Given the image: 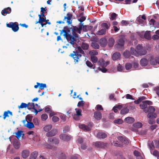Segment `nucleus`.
Listing matches in <instances>:
<instances>
[{
  "label": "nucleus",
  "mask_w": 159,
  "mask_h": 159,
  "mask_svg": "<svg viewBox=\"0 0 159 159\" xmlns=\"http://www.w3.org/2000/svg\"><path fill=\"white\" fill-rule=\"evenodd\" d=\"M83 24V23H80L78 27H77L76 26H73L71 28V29L72 31V34L75 37H78V35L76 32L79 34L81 33V31L82 30V27L83 26V27H84Z\"/></svg>",
  "instance_id": "nucleus-1"
},
{
  "label": "nucleus",
  "mask_w": 159,
  "mask_h": 159,
  "mask_svg": "<svg viewBox=\"0 0 159 159\" xmlns=\"http://www.w3.org/2000/svg\"><path fill=\"white\" fill-rule=\"evenodd\" d=\"M69 56L74 59V62L75 64L81 60L80 57L82 56V55L79 53L77 50H76L75 51H73L72 53H71L69 55Z\"/></svg>",
  "instance_id": "nucleus-2"
},
{
  "label": "nucleus",
  "mask_w": 159,
  "mask_h": 159,
  "mask_svg": "<svg viewBox=\"0 0 159 159\" xmlns=\"http://www.w3.org/2000/svg\"><path fill=\"white\" fill-rule=\"evenodd\" d=\"M137 56L138 55H144L147 53L146 50L141 45L139 44L136 47Z\"/></svg>",
  "instance_id": "nucleus-3"
},
{
  "label": "nucleus",
  "mask_w": 159,
  "mask_h": 159,
  "mask_svg": "<svg viewBox=\"0 0 159 159\" xmlns=\"http://www.w3.org/2000/svg\"><path fill=\"white\" fill-rule=\"evenodd\" d=\"M6 25L7 27L11 28L14 32L17 31L19 29L18 25L16 22H10L9 24H7Z\"/></svg>",
  "instance_id": "nucleus-4"
},
{
  "label": "nucleus",
  "mask_w": 159,
  "mask_h": 159,
  "mask_svg": "<svg viewBox=\"0 0 159 159\" xmlns=\"http://www.w3.org/2000/svg\"><path fill=\"white\" fill-rule=\"evenodd\" d=\"M94 146L98 148L104 149L107 147L108 143L101 141H96L93 143Z\"/></svg>",
  "instance_id": "nucleus-5"
},
{
  "label": "nucleus",
  "mask_w": 159,
  "mask_h": 159,
  "mask_svg": "<svg viewBox=\"0 0 159 159\" xmlns=\"http://www.w3.org/2000/svg\"><path fill=\"white\" fill-rule=\"evenodd\" d=\"M72 16V14L71 13H67L66 16H65L63 19L64 21L66 22L68 25L72 23V20L71 19Z\"/></svg>",
  "instance_id": "nucleus-6"
},
{
  "label": "nucleus",
  "mask_w": 159,
  "mask_h": 159,
  "mask_svg": "<svg viewBox=\"0 0 159 159\" xmlns=\"http://www.w3.org/2000/svg\"><path fill=\"white\" fill-rule=\"evenodd\" d=\"M152 102L148 100H145L143 101L140 104V108L142 109H146L145 108L147 107V105H152Z\"/></svg>",
  "instance_id": "nucleus-7"
},
{
  "label": "nucleus",
  "mask_w": 159,
  "mask_h": 159,
  "mask_svg": "<svg viewBox=\"0 0 159 159\" xmlns=\"http://www.w3.org/2000/svg\"><path fill=\"white\" fill-rule=\"evenodd\" d=\"M149 147L150 150L155 147L159 149V140H155L153 141L149 145Z\"/></svg>",
  "instance_id": "nucleus-8"
},
{
  "label": "nucleus",
  "mask_w": 159,
  "mask_h": 159,
  "mask_svg": "<svg viewBox=\"0 0 159 159\" xmlns=\"http://www.w3.org/2000/svg\"><path fill=\"white\" fill-rule=\"evenodd\" d=\"M59 137L61 139L65 141H69L71 139V136L65 134H61Z\"/></svg>",
  "instance_id": "nucleus-9"
},
{
  "label": "nucleus",
  "mask_w": 159,
  "mask_h": 159,
  "mask_svg": "<svg viewBox=\"0 0 159 159\" xmlns=\"http://www.w3.org/2000/svg\"><path fill=\"white\" fill-rule=\"evenodd\" d=\"M57 132V129H53L50 131L47 132L46 135L47 137H51L55 136Z\"/></svg>",
  "instance_id": "nucleus-10"
},
{
  "label": "nucleus",
  "mask_w": 159,
  "mask_h": 159,
  "mask_svg": "<svg viewBox=\"0 0 159 159\" xmlns=\"http://www.w3.org/2000/svg\"><path fill=\"white\" fill-rule=\"evenodd\" d=\"M109 63V61L105 62L104 60L102 59H100L98 62V65L101 66V67H106Z\"/></svg>",
  "instance_id": "nucleus-11"
},
{
  "label": "nucleus",
  "mask_w": 159,
  "mask_h": 159,
  "mask_svg": "<svg viewBox=\"0 0 159 159\" xmlns=\"http://www.w3.org/2000/svg\"><path fill=\"white\" fill-rule=\"evenodd\" d=\"M117 138L119 140L125 144H128L129 143V140L125 137L120 136L118 137Z\"/></svg>",
  "instance_id": "nucleus-12"
},
{
  "label": "nucleus",
  "mask_w": 159,
  "mask_h": 159,
  "mask_svg": "<svg viewBox=\"0 0 159 159\" xmlns=\"http://www.w3.org/2000/svg\"><path fill=\"white\" fill-rule=\"evenodd\" d=\"M107 136V134L104 132L102 131L98 132L97 134L96 137L98 139H103L106 138Z\"/></svg>",
  "instance_id": "nucleus-13"
},
{
  "label": "nucleus",
  "mask_w": 159,
  "mask_h": 159,
  "mask_svg": "<svg viewBox=\"0 0 159 159\" xmlns=\"http://www.w3.org/2000/svg\"><path fill=\"white\" fill-rule=\"evenodd\" d=\"M39 86V89L41 90L45 88H46L47 85L46 84L43 83H40L38 82L37 83V85L34 86V88L35 89H37Z\"/></svg>",
  "instance_id": "nucleus-14"
},
{
  "label": "nucleus",
  "mask_w": 159,
  "mask_h": 159,
  "mask_svg": "<svg viewBox=\"0 0 159 159\" xmlns=\"http://www.w3.org/2000/svg\"><path fill=\"white\" fill-rule=\"evenodd\" d=\"M48 142L52 144H57L59 143V141L57 139L52 138H49L48 139Z\"/></svg>",
  "instance_id": "nucleus-15"
},
{
  "label": "nucleus",
  "mask_w": 159,
  "mask_h": 159,
  "mask_svg": "<svg viewBox=\"0 0 159 159\" xmlns=\"http://www.w3.org/2000/svg\"><path fill=\"white\" fill-rule=\"evenodd\" d=\"M11 9L10 7H7L2 10L1 13L2 15L5 16L7 14H10L11 12Z\"/></svg>",
  "instance_id": "nucleus-16"
},
{
  "label": "nucleus",
  "mask_w": 159,
  "mask_h": 159,
  "mask_svg": "<svg viewBox=\"0 0 159 159\" xmlns=\"http://www.w3.org/2000/svg\"><path fill=\"white\" fill-rule=\"evenodd\" d=\"M155 111V108L153 106H149L147 109L143 110V111L146 113L154 112Z\"/></svg>",
  "instance_id": "nucleus-17"
},
{
  "label": "nucleus",
  "mask_w": 159,
  "mask_h": 159,
  "mask_svg": "<svg viewBox=\"0 0 159 159\" xmlns=\"http://www.w3.org/2000/svg\"><path fill=\"white\" fill-rule=\"evenodd\" d=\"M94 116L96 119L100 120L102 117V113L100 112L96 111L94 113Z\"/></svg>",
  "instance_id": "nucleus-18"
},
{
  "label": "nucleus",
  "mask_w": 159,
  "mask_h": 159,
  "mask_svg": "<svg viewBox=\"0 0 159 159\" xmlns=\"http://www.w3.org/2000/svg\"><path fill=\"white\" fill-rule=\"evenodd\" d=\"M120 54L119 52H115L112 55V59L114 61L118 59H120Z\"/></svg>",
  "instance_id": "nucleus-19"
},
{
  "label": "nucleus",
  "mask_w": 159,
  "mask_h": 159,
  "mask_svg": "<svg viewBox=\"0 0 159 159\" xmlns=\"http://www.w3.org/2000/svg\"><path fill=\"white\" fill-rule=\"evenodd\" d=\"M79 126L80 129L84 130L89 131L91 130L90 128L88 126L85 125L84 124L79 125Z\"/></svg>",
  "instance_id": "nucleus-20"
},
{
  "label": "nucleus",
  "mask_w": 159,
  "mask_h": 159,
  "mask_svg": "<svg viewBox=\"0 0 159 159\" xmlns=\"http://www.w3.org/2000/svg\"><path fill=\"white\" fill-rule=\"evenodd\" d=\"M79 126L80 129L84 130L89 131L91 130L90 128L88 126L85 125L84 124L79 125Z\"/></svg>",
  "instance_id": "nucleus-21"
},
{
  "label": "nucleus",
  "mask_w": 159,
  "mask_h": 159,
  "mask_svg": "<svg viewBox=\"0 0 159 159\" xmlns=\"http://www.w3.org/2000/svg\"><path fill=\"white\" fill-rule=\"evenodd\" d=\"M33 116L30 115H28L25 117V120H22L23 123L24 124H25L26 122L27 121L31 122L32 120Z\"/></svg>",
  "instance_id": "nucleus-22"
},
{
  "label": "nucleus",
  "mask_w": 159,
  "mask_h": 159,
  "mask_svg": "<svg viewBox=\"0 0 159 159\" xmlns=\"http://www.w3.org/2000/svg\"><path fill=\"white\" fill-rule=\"evenodd\" d=\"M124 121L127 123L131 124L134 122V119L132 117H128L125 118Z\"/></svg>",
  "instance_id": "nucleus-23"
},
{
  "label": "nucleus",
  "mask_w": 159,
  "mask_h": 159,
  "mask_svg": "<svg viewBox=\"0 0 159 159\" xmlns=\"http://www.w3.org/2000/svg\"><path fill=\"white\" fill-rule=\"evenodd\" d=\"M75 37L74 36H73L70 34L66 38L67 40L70 41V43L71 44H74V42L75 40Z\"/></svg>",
  "instance_id": "nucleus-24"
},
{
  "label": "nucleus",
  "mask_w": 159,
  "mask_h": 159,
  "mask_svg": "<svg viewBox=\"0 0 159 159\" xmlns=\"http://www.w3.org/2000/svg\"><path fill=\"white\" fill-rule=\"evenodd\" d=\"M107 43V39L104 38H102L100 40V45L102 47H105Z\"/></svg>",
  "instance_id": "nucleus-25"
},
{
  "label": "nucleus",
  "mask_w": 159,
  "mask_h": 159,
  "mask_svg": "<svg viewBox=\"0 0 159 159\" xmlns=\"http://www.w3.org/2000/svg\"><path fill=\"white\" fill-rule=\"evenodd\" d=\"M13 145L16 149H18L20 147V142L16 139H15L13 140Z\"/></svg>",
  "instance_id": "nucleus-26"
},
{
  "label": "nucleus",
  "mask_w": 159,
  "mask_h": 159,
  "mask_svg": "<svg viewBox=\"0 0 159 159\" xmlns=\"http://www.w3.org/2000/svg\"><path fill=\"white\" fill-rule=\"evenodd\" d=\"M23 131L21 130H18L16 132H15V134L16 135V137L18 139H19L20 137L22 136L23 137L24 134L23 133Z\"/></svg>",
  "instance_id": "nucleus-27"
},
{
  "label": "nucleus",
  "mask_w": 159,
  "mask_h": 159,
  "mask_svg": "<svg viewBox=\"0 0 159 159\" xmlns=\"http://www.w3.org/2000/svg\"><path fill=\"white\" fill-rule=\"evenodd\" d=\"M148 62V61L146 59L143 58L140 61V63L142 66H145L147 65Z\"/></svg>",
  "instance_id": "nucleus-28"
},
{
  "label": "nucleus",
  "mask_w": 159,
  "mask_h": 159,
  "mask_svg": "<svg viewBox=\"0 0 159 159\" xmlns=\"http://www.w3.org/2000/svg\"><path fill=\"white\" fill-rule=\"evenodd\" d=\"M27 108L29 109H34L36 112V114H37L38 111L37 110L35 109V105L34 103H30V102L28 103L27 104Z\"/></svg>",
  "instance_id": "nucleus-29"
},
{
  "label": "nucleus",
  "mask_w": 159,
  "mask_h": 159,
  "mask_svg": "<svg viewBox=\"0 0 159 159\" xmlns=\"http://www.w3.org/2000/svg\"><path fill=\"white\" fill-rule=\"evenodd\" d=\"M9 114L11 116H12V112L8 110L4 111L3 115V119L5 120L7 117H9Z\"/></svg>",
  "instance_id": "nucleus-30"
},
{
  "label": "nucleus",
  "mask_w": 159,
  "mask_h": 159,
  "mask_svg": "<svg viewBox=\"0 0 159 159\" xmlns=\"http://www.w3.org/2000/svg\"><path fill=\"white\" fill-rule=\"evenodd\" d=\"M150 64L152 65H155L157 64L156 57L153 56L151 57L150 60Z\"/></svg>",
  "instance_id": "nucleus-31"
},
{
  "label": "nucleus",
  "mask_w": 159,
  "mask_h": 159,
  "mask_svg": "<svg viewBox=\"0 0 159 159\" xmlns=\"http://www.w3.org/2000/svg\"><path fill=\"white\" fill-rule=\"evenodd\" d=\"M29 154V151L28 150L23 151L22 152V156L23 158H25L28 157Z\"/></svg>",
  "instance_id": "nucleus-32"
},
{
  "label": "nucleus",
  "mask_w": 159,
  "mask_h": 159,
  "mask_svg": "<svg viewBox=\"0 0 159 159\" xmlns=\"http://www.w3.org/2000/svg\"><path fill=\"white\" fill-rule=\"evenodd\" d=\"M52 128V125H48L45 126L43 129L46 132H48Z\"/></svg>",
  "instance_id": "nucleus-33"
},
{
  "label": "nucleus",
  "mask_w": 159,
  "mask_h": 159,
  "mask_svg": "<svg viewBox=\"0 0 159 159\" xmlns=\"http://www.w3.org/2000/svg\"><path fill=\"white\" fill-rule=\"evenodd\" d=\"M106 29H102L98 31L96 33L97 35H101L105 34L106 33Z\"/></svg>",
  "instance_id": "nucleus-34"
},
{
  "label": "nucleus",
  "mask_w": 159,
  "mask_h": 159,
  "mask_svg": "<svg viewBox=\"0 0 159 159\" xmlns=\"http://www.w3.org/2000/svg\"><path fill=\"white\" fill-rule=\"evenodd\" d=\"M115 41L112 38H110L108 39V45L110 47H112L114 44Z\"/></svg>",
  "instance_id": "nucleus-35"
},
{
  "label": "nucleus",
  "mask_w": 159,
  "mask_h": 159,
  "mask_svg": "<svg viewBox=\"0 0 159 159\" xmlns=\"http://www.w3.org/2000/svg\"><path fill=\"white\" fill-rule=\"evenodd\" d=\"M144 37L145 39H151V36L150 34V31H146L144 34Z\"/></svg>",
  "instance_id": "nucleus-36"
},
{
  "label": "nucleus",
  "mask_w": 159,
  "mask_h": 159,
  "mask_svg": "<svg viewBox=\"0 0 159 159\" xmlns=\"http://www.w3.org/2000/svg\"><path fill=\"white\" fill-rule=\"evenodd\" d=\"M38 154V152L37 151H34L33 152L30 157V159H36Z\"/></svg>",
  "instance_id": "nucleus-37"
},
{
  "label": "nucleus",
  "mask_w": 159,
  "mask_h": 159,
  "mask_svg": "<svg viewBox=\"0 0 159 159\" xmlns=\"http://www.w3.org/2000/svg\"><path fill=\"white\" fill-rule=\"evenodd\" d=\"M81 48L84 50H87L89 47V45L88 43L84 42L82 43Z\"/></svg>",
  "instance_id": "nucleus-38"
},
{
  "label": "nucleus",
  "mask_w": 159,
  "mask_h": 159,
  "mask_svg": "<svg viewBox=\"0 0 159 159\" xmlns=\"http://www.w3.org/2000/svg\"><path fill=\"white\" fill-rule=\"evenodd\" d=\"M26 126L29 129H32L34 127V125L33 122L27 121V124H26Z\"/></svg>",
  "instance_id": "nucleus-39"
},
{
  "label": "nucleus",
  "mask_w": 159,
  "mask_h": 159,
  "mask_svg": "<svg viewBox=\"0 0 159 159\" xmlns=\"http://www.w3.org/2000/svg\"><path fill=\"white\" fill-rule=\"evenodd\" d=\"M148 117L149 118H155L157 117V115L155 113H154L153 112L152 113H148Z\"/></svg>",
  "instance_id": "nucleus-40"
},
{
  "label": "nucleus",
  "mask_w": 159,
  "mask_h": 159,
  "mask_svg": "<svg viewBox=\"0 0 159 159\" xmlns=\"http://www.w3.org/2000/svg\"><path fill=\"white\" fill-rule=\"evenodd\" d=\"M101 27L103 28V29H106V31L107 30H108L109 28V25H108L106 23H103L101 25Z\"/></svg>",
  "instance_id": "nucleus-41"
},
{
  "label": "nucleus",
  "mask_w": 159,
  "mask_h": 159,
  "mask_svg": "<svg viewBox=\"0 0 159 159\" xmlns=\"http://www.w3.org/2000/svg\"><path fill=\"white\" fill-rule=\"evenodd\" d=\"M133 125L134 127L139 128L142 127L143 125L141 122H137L134 124Z\"/></svg>",
  "instance_id": "nucleus-42"
},
{
  "label": "nucleus",
  "mask_w": 159,
  "mask_h": 159,
  "mask_svg": "<svg viewBox=\"0 0 159 159\" xmlns=\"http://www.w3.org/2000/svg\"><path fill=\"white\" fill-rule=\"evenodd\" d=\"M129 110V109L126 107L124 108L120 111V113L123 115L125 114L128 112Z\"/></svg>",
  "instance_id": "nucleus-43"
},
{
  "label": "nucleus",
  "mask_w": 159,
  "mask_h": 159,
  "mask_svg": "<svg viewBox=\"0 0 159 159\" xmlns=\"http://www.w3.org/2000/svg\"><path fill=\"white\" fill-rule=\"evenodd\" d=\"M60 35H61L63 33H64V34H63V36L66 38L70 34L67 32L66 30L64 28V29L62 30H60Z\"/></svg>",
  "instance_id": "nucleus-44"
},
{
  "label": "nucleus",
  "mask_w": 159,
  "mask_h": 159,
  "mask_svg": "<svg viewBox=\"0 0 159 159\" xmlns=\"http://www.w3.org/2000/svg\"><path fill=\"white\" fill-rule=\"evenodd\" d=\"M60 35H61L63 33H64V34H63V36L66 38L70 34L67 32L66 30L64 28V29L62 30H60Z\"/></svg>",
  "instance_id": "nucleus-45"
},
{
  "label": "nucleus",
  "mask_w": 159,
  "mask_h": 159,
  "mask_svg": "<svg viewBox=\"0 0 159 159\" xmlns=\"http://www.w3.org/2000/svg\"><path fill=\"white\" fill-rule=\"evenodd\" d=\"M112 145H113L115 146L119 147H123V144L122 143H120L118 141H114L112 143Z\"/></svg>",
  "instance_id": "nucleus-46"
},
{
  "label": "nucleus",
  "mask_w": 159,
  "mask_h": 159,
  "mask_svg": "<svg viewBox=\"0 0 159 159\" xmlns=\"http://www.w3.org/2000/svg\"><path fill=\"white\" fill-rule=\"evenodd\" d=\"M41 120L43 121H45L48 118V116L46 114H42L41 117Z\"/></svg>",
  "instance_id": "nucleus-47"
},
{
  "label": "nucleus",
  "mask_w": 159,
  "mask_h": 159,
  "mask_svg": "<svg viewBox=\"0 0 159 159\" xmlns=\"http://www.w3.org/2000/svg\"><path fill=\"white\" fill-rule=\"evenodd\" d=\"M117 16V15L115 13H112L110 17V19L111 20H115L116 17Z\"/></svg>",
  "instance_id": "nucleus-48"
},
{
  "label": "nucleus",
  "mask_w": 159,
  "mask_h": 159,
  "mask_svg": "<svg viewBox=\"0 0 159 159\" xmlns=\"http://www.w3.org/2000/svg\"><path fill=\"white\" fill-rule=\"evenodd\" d=\"M123 55L125 58H127L130 56L131 54L129 51L126 50L124 53Z\"/></svg>",
  "instance_id": "nucleus-49"
},
{
  "label": "nucleus",
  "mask_w": 159,
  "mask_h": 159,
  "mask_svg": "<svg viewBox=\"0 0 159 159\" xmlns=\"http://www.w3.org/2000/svg\"><path fill=\"white\" fill-rule=\"evenodd\" d=\"M91 46L95 49H98L99 48L98 44L96 42H92L91 43Z\"/></svg>",
  "instance_id": "nucleus-50"
},
{
  "label": "nucleus",
  "mask_w": 159,
  "mask_h": 159,
  "mask_svg": "<svg viewBox=\"0 0 159 159\" xmlns=\"http://www.w3.org/2000/svg\"><path fill=\"white\" fill-rule=\"evenodd\" d=\"M134 154L135 156L137 157H139L140 159H142L141 157H142L143 159V157L141 156L140 153L138 151H134Z\"/></svg>",
  "instance_id": "nucleus-51"
},
{
  "label": "nucleus",
  "mask_w": 159,
  "mask_h": 159,
  "mask_svg": "<svg viewBox=\"0 0 159 159\" xmlns=\"http://www.w3.org/2000/svg\"><path fill=\"white\" fill-rule=\"evenodd\" d=\"M89 53L91 56H95L96 55L98 54L97 51L95 50H93L90 51Z\"/></svg>",
  "instance_id": "nucleus-52"
},
{
  "label": "nucleus",
  "mask_w": 159,
  "mask_h": 159,
  "mask_svg": "<svg viewBox=\"0 0 159 159\" xmlns=\"http://www.w3.org/2000/svg\"><path fill=\"white\" fill-rule=\"evenodd\" d=\"M46 21V17L44 18L43 17L42 18H39V20L38 21H37L35 22V24H37L38 23H42V22H44Z\"/></svg>",
  "instance_id": "nucleus-53"
},
{
  "label": "nucleus",
  "mask_w": 159,
  "mask_h": 159,
  "mask_svg": "<svg viewBox=\"0 0 159 159\" xmlns=\"http://www.w3.org/2000/svg\"><path fill=\"white\" fill-rule=\"evenodd\" d=\"M124 44V41L123 39H120L119 40L118 45L120 47H122Z\"/></svg>",
  "instance_id": "nucleus-54"
},
{
  "label": "nucleus",
  "mask_w": 159,
  "mask_h": 159,
  "mask_svg": "<svg viewBox=\"0 0 159 159\" xmlns=\"http://www.w3.org/2000/svg\"><path fill=\"white\" fill-rule=\"evenodd\" d=\"M59 159H66V156L64 153H61L58 156Z\"/></svg>",
  "instance_id": "nucleus-55"
},
{
  "label": "nucleus",
  "mask_w": 159,
  "mask_h": 159,
  "mask_svg": "<svg viewBox=\"0 0 159 159\" xmlns=\"http://www.w3.org/2000/svg\"><path fill=\"white\" fill-rule=\"evenodd\" d=\"M152 149L151 150H150L151 153L154 156H155L157 157H159V152L157 150H155L152 153Z\"/></svg>",
  "instance_id": "nucleus-56"
},
{
  "label": "nucleus",
  "mask_w": 159,
  "mask_h": 159,
  "mask_svg": "<svg viewBox=\"0 0 159 159\" xmlns=\"http://www.w3.org/2000/svg\"><path fill=\"white\" fill-rule=\"evenodd\" d=\"M117 70L118 71H122L124 70V68L120 64H119L117 66Z\"/></svg>",
  "instance_id": "nucleus-57"
},
{
  "label": "nucleus",
  "mask_w": 159,
  "mask_h": 159,
  "mask_svg": "<svg viewBox=\"0 0 159 159\" xmlns=\"http://www.w3.org/2000/svg\"><path fill=\"white\" fill-rule=\"evenodd\" d=\"M114 122L115 124H120L123 123V121L122 119H119L115 120L114 121Z\"/></svg>",
  "instance_id": "nucleus-58"
},
{
  "label": "nucleus",
  "mask_w": 159,
  "mask_h": 159,
  "mask_svg": "<svg viewBox=\"0 0 159 159\" xmlns=\"http://www.w3.org/2000/svg\"><path fill=\"white\" fill-rule=\"evenodd\" d=\"M130 52L131 53L134 55H135L137 56L136 49H135L134 48H130Z\"/></svg>",
  "instance_id": "nucleus-59"
},
{
  "label": "nucleus",
  "mask_w": 159,
  "mask_h": 159,
  "mask_svg": "<svg viewBox=\"0 0 159 159\" xmlns=\"http://www.w3.org/2000/svg\"><path fill=\"white\" fill-rule=\"evenodd\" d=\"M91 61L93 63H96L98 61V58L96 56H91Z\"/></svg>",
  "instance_id": "nucleus-60"
},
{
  "label": "nucleus",
  "mask_w": 159,
  "mask_h": 159,
  "mask_svg": "<svg viewBox=\"0 0 159 159\" xmlns=\"http://www.w3.org/2000/svg\"><path fill=\"white\" fill-rule=\"evenodd\" d=\"M86 63L87 66L91 68H93L94 69L95 66L94 67H93V65L92 64V63L89 61H87L86 62Z\"/></svg>",
  "instance_id": "nucleus-61"
},
{
  "label": "nucleus",
  "mask_w": 159,
  "mask_h": 159,
  "mask_svg": "<svg viewBox=\"0 0 159 159\" xmlns=\"http://www.w3.org/2000/svg\"><path fill=\"white\" fill-rule=\"evenodd\" d=\"M44 146L46 148L50 149H52L54 148L53 146L48 143L45 144L44 145Z\"/></svg>",
  "instance_id": "nucleus-62"
},
{
  "label": "nucleus",
  "mask_w": 159,
  "mask_h": 159,
  "mask_svg": "<svg viewBox=\"0 0 159 159\" xmlns=\"http://www.w3.org/2000/svg\"><path fill=\"white\" fill-rule=\"evenodd\" d=\"M33 122L35 125H39V121L37 118H35L33 119Z\"/></svg>",
  "instance_id": "nucleus-63"
},
{
  "label": "nucleus",
  "mask_w": 159,
  "mask_h": 159,
  "mask_svg": "<svg viewBox=\"0 0 159 159\" xmlns=\"http://www.w3.org/2000/svg\"><path fill=\"white\" fill-rule=\"evenodd\" d=\"M81 47L79 46L77 48V50H77V51L79 52V53H80L81 54H82L83 55L85 54L84 52V51H83V50L82 49Z\"/></svg>",
  "instance_id": "nucleus-64"
}]
</instances>
